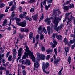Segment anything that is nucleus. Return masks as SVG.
<instances>
[{"label":"nucleus","mask_w":75,"mask_h":75,"mask_svg":"<svg viewBox=\"0 0 75 75\" xmlns=\"http://www.w3.org/2000/svg\"><path fill=\"white\" fill-rule=\"evenodd\" d=\"M64 41L65 44H67V43H68V41H67V40L66 38H64Z\"/></svg>","instance_id":"obj_42"},{"label":"nucleus","mask_w":75,"mask_h":75,"mask_svg":"<svg viewBox=\"0 0 75 75\" xmlns=\"http://www.w3.org/2000/svg\"><path fill=\"white\" fill-rule=\"evenodd\" d=\"M58 13H59V14H61V12L59 10V9H57L56 10H54L53 14H58Z\"/></svg>","instance_id":"obj_10"},{"label":"nucleus","mask_w":75,"mask_h":75,"mask_svg":"<svg viewBox=\"0 0 75 75\" xmlns=\"http://www.w3.org/2000/svg\"><path fill=\"white\" fill-rule=\"evenodd\" d=\"M71 18L69 19V18H68V21L67 22V25H68V24L69 23V22H70V21H71V20L73 18V16H72V15H71Z\"/></svg>","instance_id":"obj_19"},{"label":"nucleus","mask_w":75,"mask_h":75,"mask_svg":"<svg viewBox=\"0 0 75 75\" xmlns=\"http://www.w3.org/2000/svg\"><path fill=\"white\" fill-rule=\"evenodd\" d=\"M45 9L46 10H48V9L49 8L48 7V6L47 5H45Z\"/></svg>","instance_id":"obj_45"},{"label":"nucleus","mask_w":75,"mask_h":75,"mask_svg":"<svg viewBox=\"0 0 75 75\" xmlns=\"http://www.w3.org/2000/svg\"><path fill=\"white\" fill-rule=\"evenodd\" d=\"M69 43L70 44H72L73 43H74L75 44V38H74L73 39V40H71L69 42Z\"/></svg>","instance_id":"obj_20"},{"label":"nucleus","mask_w":75,"mask_h":75,"mask_svg":"<svg viewBox=\"0 0 75 75\" xmlns=\"http://www.w3.org/2000/svg\"><path fill=\"white\" fill-rule=\"evenodd\" d=\"M22 64H23V65H26V62L24 60L22 62Z\"/></svg>","instance_id":"obj_46"},{"label":"nucleus","mask_w":75,"mask_h":75,"mask_svg":"<svg viewBox=\"0 0 75 75\" xmlns=\"http://www.w3.org/2000/svg\"><path fill=\"white\" fill-rule=\"evenodd\" d=\"M42 29V28L41 27V26H40L38 28V30H40L41 31Z\"/></svg>","instance_id":"obj_52"},{"label":"nucleus","mask_w":75,"mask_h":75,"mask_svg":"<svg viewBox=\"0 0 75 75\" xmlns=\"http://www.w3.org/2000/svg\"><path fill=\"white\" fill-rule=\"evenodd\" d=\"M21 32H24V28H21L20 29Z\"/></svg>","instance_id":"obj_49"},{"label":"nucleus","mask_w":75,"mask_h":75,"mask_svg":"<svg viewBox=\"0 0 75 75\" xmlns=\"http://www.w3.org/2000/svg\"><path fill=\"white\" fill-rule=\"evenodd\" d=\"M9 6H12L13 4V1H11L8 2Z\"/></svg>","instance_id":"obj_38"},{"label":"nucleus","mask_w":75,"mask_h":75,"mask_svg":"<svg viewBox=\"0 0 75 75\" xmlns=\"http://www.w3.org/2000/svg\"><path fill=\"white\" fill-rule=\"evenodd\" d=\"M15 16L14 14V12H12V15L11 16L12 17H14V16Z\"/></svg>","instance_id":"obj_54"},{"label":"nucleus","mask_w":75,"mask_h":75,"mask_svg":"<svg viewBox=\"0 0 75 75\" xmlns=\"http://www.w3.org/2000/svg\"><path fill=\"white\" fill-rule=\"evenodd\" d=\"M71 14V12H70L69 13H67L65 15H66V16H68L69 14Z\"/></svg>","instance_id":"obj_59"},{"label":"nucleus","mask_w":75,"mask_h":75,"mask_svg":"<svg viewBox=\"0 0 75 75\" xmlns=\"http://www.w3.org/2000/svg\"><path fill=\"white\" fill-rule=\"evenodd\" d=\"M35 9V7L32 8L30 10V11L31 13H33L34 11V9Z\"/></svg>","instance_id":"obj_34"},{"label":"nucleus","mask_w":75,"mask_h":75,"mask_svg":"<svg viewBox=\"0 0 75 75\" xmlns=\"http://www.w3.org/2000/svg\"><path fill=\"white\" fill-rule=\"evenodd\" d=\"M23 35H20L19 37H20V39L21 40V39H22V38H23Z\"/></svg>","instance_id":"obj_53"},{"label":"nucleus","mask_w":75,"mask_h":75,"mask_svg":"<svg viewBox=\"0 0 75 75\" xmlns=\"http://www.w3.org/2000/svg\"><path fill=\"white\" fill-rule=\"evenodd\" d=\"M10 55V53L9 52H8L6 54V58H7L8 57V55Z\"/></svg>","instance_id":"obj_44"},{"label":"nucleus","mask_w":75,"mask_h":75,"mask_svg":"<svg viewBox=\"0 0 75 75\" xmlns=\"http://www.w3.org/2000/svg\"><path fill=\"white\" fill-rule=\"evenodd\" d=\"M2 62H3V64L5 63V62H6V60H5V59H2Z\"/></svg>","instance_id":"obj_50"},{"label":"nucleus","mask_w":75,"mask_h":75,"mask_svg":"<svg viewBox=\"0 0 75 75\" xmlns=\"http://www.w3.org/2000/svg\"><path fill=\"white\" fill-rule=\"evenodd\" d=\"M54 18L55 19L53 21V23L55 24L54 25V30L56 31H58L62 28L63 25L61 24L60 26H59L57 27L58 24V20H61V18H58V17H55Z\"/></svg>","instance_id":"obj_1"},{"label":"nucleus","mask_w":75,"mask_h":75,"mask_svg":"<svg viewBox=\"0 0 75 75\" xmlns=\"http://www.w3.org/2000/svg\"><path fill=\"white\" fill-rule=\"evenodd\" d=\"M64 49L65 50L66 52H68V51H69V49H68V48L66 47H65Z\"/></svg>","instance_id":"obj_35"},{"label":"nucleus","mask_w":75,"mask_h":75,"mask_svg":"<svg viewBox=\"0 0 75 75\" xmlns=\"http://www.w3.org/2000/svg\"><path fill=\"white\" fill-rule=\"evenodd\" d=\"M47 30L48 32V33L49 34H50L51 31V28L50 26H48L47 27Z\"/></svg>","instance_id":"obj_22"},{"label":"nucleus","mask_w":75,"mask_h":75,"mask_svg":"<svg viewBox=\"0 0 75 75\" xmlns=\"http://www.w3.org/2000/svg\"><path fill=\"white\" fill-rule=\"evenodd\" d=\"M12 51L13 52V54H17V52H16V50L15 48L13 49Z\"/></svg>","instance_id":"obj_39"},{"label":"nucleus","mask_w":75,"mask_h":75,"mask_svg":"<svg viewBox=\"0 0 75 75\" xmlns=\"http://www.w3.org/2000/svg\"><path fill=\"white\" fill-rule=\"evenodd\" d=\"M43 30L45 34H47V30L46 29H45V28H43Z\"/></svg>","instance_id":"obj_32"},{"label":"nucleus","mask_w":75,"mask_h":75,"mask_svg":"<svg viewBox=\"0 0 75 75\" xmlns=\"http://www.w3.org/2000/svg\"><path fill=\"white\" fill-rule=\"evenodd\" d=\"M69 8H74V4H71L69 5Z\"/></svg>","instance_id":"obj_29"},{"label":"nucleus","mask_w":75,"mask_h":75,"mask_svg":"<svg viewBox=\"0 0 75 75\" xmlns=\"http://www.w3.org/2000/svg\"><path fill=\"white\" fill-rule=\"evenodd\" d=\"M22 50H23V48H22L21 47L19 49V50L18 51V56H19V57H18V58L19 59H20V58H21V54H22V53H21V51H22Z\"/></svg>","instance_id":"obj_7"},{"label":"nucleus","mask_w":75,"mask_h":75,"mask_svg":"<svg viewBox=\"0 0 75 75\" xmlns=\"http://www.w3.org/2000/svg\"><path fill=\"white\" fill-rule=\"evenodd\" d=\"M40 57L42 60H44V59H45V56L43 55H40Z\"/></svg>","instance_id":"obj_18"},{"label":"nucleus","mask_w":75,"mask_h":75,"mask_svg":"<svg viewBox=\"0 0 75 75\" xmlns=\"http://www.w3.org/2000/svg\"><path fill=\"white\" fill-rule=\"evenodd\" d=\"M6 72V75H8L10 73V71L8 70H6H6H5Z\"/></svg>","instance_id":"obj_37"},{"label":"nucleus","mask_w":75,"mask_h":75,"mask_svg":"<svg viewBox=\"0 0 75 75\" xmlns=\"http://www.w3.org/2000/svg\"><path fill=\"white\" fill-rule=\"evenodd\" d=\"M46 1H43V2H42V4L44 5V6H45L46 5Z\"/></svg>","instance_id":"obj_48"},{"label":"nucleus","mask_w":75,"mask_h":75,"mask_svg":"<svg viewBox=\"0 0 75 75\" xmlns=\"http://www.w3.org/2000/svg\"><path fill=\"white\" fill-rule=\"evenodd\" d=\"M7 20L5 19L3 22V23L2 24V26L3 27H5L7 25Z\"/></svg>","instance_id":"obj_14"},{"label":"nucleus","mask_w":75,"mask_h":75,"mask_svg":"<svg viewBox=\"0 0 75 75\" xmlns=\"http://www.w3.org/2000/svg\"><path fill=\"white\" fill-rule=\"evenodd\" d=\"M41 10H43V9H42V7H43V6H42V2H41Z\"/></svg>","instance_id":"obj_64"},{"label":"nucleus","mask_w":75,"mask_h":75,"mask_svg":"<svg viewBox=\"0 0 75 75\" xmlns=\"http://www.w3.org/2000/svg\"><path fill=\"white\" fill-rule=\"evenodd\" d=\"M56 38L59 40H62V37L60 35H57L56 36Z\"/></svg>","instance_id":"obj_15"},{"label":"nucleus","mask_w":75,"mask_h":75,"mask_svg":"<svg viewBox=\"0 0 75 75\" xmlns=\"http://www.w3.org/2000/svg\"><path fill=\"white\" fill-rule=\"evenodd\" d=\"M51 57V56L49 55H47L46 57V60H48L49 59V58Z\"/></svg>","instance_id":"obj_41"},{"label":"nucleus","mask_w":75,"mask_h":75,"mask_svg":"<svg viewBox=\"0 0 75 75\" xmlns=\"http://www.w3.org/2000/svg\"><path fill=\"white\" fill-rule=\"evenodd\" d=\"M26 20H29L30 21H31L32 20V19H31V18H30V17L29 16H27L26 17Z\"/></svg>","instance_id":"obj_24"},{"label":"nucleus","mask_w":75,"mask_h":75,"mask_svg":"<svg viewBox=\"0 0 75 75\" xmlns=\"http://www.w3.org/2000/svg\"><path fill=\"white\" fill-rule=\"evenodd\" d=\"M25 55H24L23 57H22V59H26L27 58V57L28 56V55H29L30 56V54H28V53H27L26 52H25L24 53Z\"/></svg>","instance_id":"obj_12"},{"label":"nucleus","mask_w":75,"mask_h":75,"mask_svg":"<svg viewBox=\"0 0 75 75\" xmlns=\"http://www.w3.org/2000/svg\"><path fill=\"white\" fill-rule=\"evenodd\" d=\"M61 61V59H57L54 60V64H56V65H57V64H58V62L59 61Z\"/></svg>","instance_id":"obj_13"},{"label":"nucleus","mask_w":75,"mask_h":75,"mask_svg":"<svg viewBox=\"0 0 75 75\" xmlns=\"http://www.w3.org/2000/svg\"><path fill=\"white\" fill-rule=\"evenodd\" d=\"M36 1V0H30L28 2L30 3H34V2H35Z\"/></svg>","instance_id":"obj_33"},{"label":"nucleus","mask_w":75,"mask_h":75,"mask_svg":"<svg viewBox=\"0 0 75 75\" xmlns=\"http://www.w3.org/2000/svg\"><path fill=\"white\" fill-rule=\"evenodd\" d=\"M71 58L70 56H69L68 57V61L69 62V64H71Z\"/></svg>","instance_id":"obj_28"},{"label":"nucleus","mask_w":75,"mask_h":75,"mask_svg":"<svg viewBox=\"0 0 75 75\" xmlns=\"http://www.w3.org/2000/svg\"><path fill=\"white\" fill-rule=\"evenodd\" d=\"M38 32L39 34H42V31L41 30H38Z\"/></svg>","instance_id":"obj_60"},{"label":"nucleus","mask_w":75,"mask_h":75,"mask_svg":"<svg viewBox=\"0 0 75 75\" xmlns=\"http://www.w3.org/2000/svg\"><path fill=\"white\" fill-rule=\"evenodd\" d=\"M56 36H57V34H53V38H55Z\"/></svg>","instance_id":"obj_62"},{"label":"nucleus","mask_w":75,"mask_h":75,"mask_svg":"<svg viewBox=\"0 0 75 75\" xmlns=\"http://www.w3.org/2000/svg\"><path fill=\"white\" fill-rule=\"evenodd\" d=\"M38 42L34 44V48H37V46L38 45Z\"/></svg>","instance_id":"obj_43"},{"label":"nucleus","mask_w":75,"mask_h":75,"mask_svg":"<svg viewBox=\"0 0 75 75\" xmlns=\"http://www.w3.org/2000/svg\"><path fill=\"white\" fill-rule=\"evenodd\" d=\"M39 63L38 61L35 62L34 64V69L37 70L39 67Z\"/></svg>","instance_id":"obj_6"},{"label":"nucleus","mask_w":75,"mask_h":75,"mask_svg":"<svg viewBox=\"0 0 75 75\" xmlns=\"http://www.w3.org/2000/svg\"><path fill=\"white\" fill-rule=\"evenodd\" d=\"M41 50L42 51H45V48H44V47H42L41 48Z\"/></svg>","instance_id":"obj_47"},{"label":"nucleus","mask_w":75,"mask_h":75,"mask_svg":"<svg viewBox=\"0 0 75 75\" xmlns=\"http://www.w3.org/2000/svg\"><path fill=\"white\" fill-rule=\"evenodd\" d=\"M22 74L23 75H26V74H27V72L25 70H23L22 71Z\"/></svg>","instance_id":"obj_26"},{"label":"nucleus","mask_w":75,"mask_h":75,"mask_svg":"<svg viewBox=\"0 0 75 75\" xmlns=\"http://www.w3.org/2000/svg\"><path fill=\"white\" fill-rule=\"evenodd\" d=\"M21 19L20 18H17L16 20V22L18 25L21 26L22 27H25L27 25L26 23L27 21L25 20H24L23 22H21L20 23V21H21Z\"/></svg>","instance_id":"obj_2"},{"label":"nucleus","mask_w":75,"mask_h":75,"mask_svg":"<svg viewBox=\"0 0 75 75\" xmlns=\"http://www.w3.org/2000/svg\"><path fill=\"white\" fill-rule=\"evenodd\" d=\"M10 8V7H7L6 8V10H5V12H8V9Z\"/></svg>","instance_id":"obj_40"},{"label":"nucleus","mask_w":75,"mask_h":75,"mask_svg":"<svg viewBox=\"0 0 75 75\" xmlns=\"http://www.w3.org/2000/svg\"><path fill=\"white\" fill-rule=\"evenodd\" d=\"M54 51L55 53L56 54V55H57V48H54Z\"/></svg>","instance_id":"obj_51"},{"label":"nucleus","mask_w":75,"mask_h":75,"mask_svg":"<svg viewBox=\"0 0 75 75\" xmlns=\"http://www.w3.org/2000/svg\"><path fill=\"white\" fill-rule=\"evenodd\" d=\"M26 65H31V62L30 60L26 59Z\"/></svg>","instance_id":"obj_17"},{"label":"nucleus","mask_w":75,"mask_h":75,"mask_svg":"<svg viewBox=\"0 0 75 75\" xmlns=\"http://www.w3.org/2000/svg\"><path fill=\"white\" fill-rule=\"evenodd\" d=\"M44 38V35L42 34H41L40 36V40H43Z\"/></svg>","instance_id":"obj_23"},{"label":"nucleus","mask_w":75,"mask_h":75,"mask_svg":"<svg viewBox=\"0 0 75 75\" xmlns=\"http://www.w3.org/2000/svg\"><path fill=\"white\" fill-rule=\"evenodd\" d=\"M29 38L31 39L33 38V32H31L29 34Z\"/></svg>","instance_id":"obj_27"},{"label":"nucleus","mask_w":75,"mask_h":75,"mask_svg":"<svg viewBox=\"0 0 75 75\" xmlns=\"http://www.w3.org/2000/svg\"><path fill=\"white\" fill-rule=\"evenodd\" d=\"M46 52L48 54H49V53L50 52V49L47 50H46Z\"/></svg>","instance_id":"obj_63"},{"label":"nucleus","mask_w":75,"mask_h":75,"mask_svg":"<svg viewBox=\"0 0 75 75\" xmlns=\"http://www.w3.org/2000/svg\"><path fill=\"white\" fill-rule=\"evenodd\" d=\"M38 14H37L35 15L32 16V17H33V19L35 20V21H37L38 20Z\"/></svg>","instance_id":"obj_11"},{"label":"nucleus","mask_w":75,"mask_h":75,"mask_svg":"<svg viewBox=\"0 0 75 75\" xmlns=\"http://www.w3.org/2000/svg\"><path fill=\"white\" fill-rule=\"evenodd\" d=\"M16 8V5H13L11 8V11H14V10H15Z\"/></svg>","instance_id":"obj_16"},{"label":"nucleus","mask_w":75,"mask_h":75,"mask_svg":"<svg viewBox=\"0 0 75 75\" xmlns=\"http://www.w3.org/2000/svg\"><path fill=\"white\" fill-rule=\"evenodd\" d=\"M5 5L4 4L2 3L0 4V8H2V7H4Z\"/></svg>","instance_id":"obj_31"},{"label":"nucleus","mask_w":75,"mask_h":75,"mask_svg":"<svg viewBox=\"0 0 75 75\" xmlns=\"http://www.w3.org/2000/svg\"><path fill=\"white\" fill-rule=\"evenodd\" d=\"M26 49H25V51L26 52H27V54H30V57H31V59L33 61H34V62H35V58L34 55H33V52L30 51L29 50V48L27 46H25Z\"/></svg>","instance_id":"obj_3"},{"label":"nucleus","mask_w":75,"mask_h":75,"mask_svg":"<svg viewBox=\"0 0 75 75\" xmlns=\"http://www.w3.org/2000/svg\"><path fill=\"white\" fill-rule=\"evenodd\" d=\"M4 54H2L1 55V54H0V65H1V59L4 57Z\"/></svg>","instance_id":"obj_21"},{"label":"nucleus","mask_w":75,"mask_h":75,"mask_svg":"<svg viewBox=\"0 0 75 75\" xmlns=\"http://www.w3.org/2000/svg\"><path fill=\"white\" fill-rule=\"evenodd\" d=\"M71 37H74V38H75V35H74L73 34H72L71 35Z\"/></svg>","instance_id":"obj_61"},{"label":"nucleus","mask_w":75,"mask_h":75,"mask_svg":"<svg viewBox=\"0 0 75 75\" xmlns=\"http://www.w3.org/2000/svg\"><path fill=\"white\" fill-rule=\"evenodd\" d=\"M53 17H51L50 18H46L45 21V23H48L49 25L50 24V23H51V20H51V19H53Z\"/></svg>","instance_id":"obj_8"},{"label":"nucleus","mask_w":75,"mask_h":75,"mask_svg":"<svg viewBox=\"0 0 75 75\" xmlns=\"http://www.w3.org/2000/svg\"><path fill=\"white\" fill-rule=\"evenodd\" d=\"M25 33H28L29 32V30L27 28H24V31Z\"/></svg>","instance_id":"obj_30"},{"label":"nucleus","mask_w":75,"mask_h":75,"mask_svg":"<svg viewBox=\"0 0 75 75\" xmlns=\"http://www.w3.org/2000/svg\"><path fill=\"white\" fill-rule=\"evenodd\" d=\"M42 69L43 70V72L47 74V71H45V69H47L48 67H49V63H46L45 64V63L43 62L42 64Z\"/></svg>","instance_id":"obj_4"},{"label":"nucleus","mask_w":75,"mask_h":75,"mask_svg":"<svg viewBox=\"0 0 75 75\" xmlns=\"http://www.w3.org/2000/svg\"><path fill=\"white\" fill-rule=\"evenodd\" d=\"M43 18H44V15H43V13L42 14V15L41 17L40 20H42Z\"/></svg>","instance_id":"obj_57"},{"label":"nucleus","mask_w":75,"mask_h":75,"mask_svg":"<svg viewBox=\"0 0 75 75\" xmlns=\"http://www.w3.org/2000/svg\"><path fill=\"white\" fill-rule=\"evenodd\" d=\"M11 57H9L8 58V60L9 61H11L12 60Z\"/></svg>","instance_id":"obj_58"},{"label":"nucleus","mask_w":75,"mask_h":75,"mask_svg":"<svg viewBox=\"0 0 75 75\" xmlns=\"http://www.w3.org/2000/svg\"><path fill=\"white\" fill-rule=\"evenodd\" d=\"M22 7L20 6L19 8V11L20 12H21V10H22Z\"/></svg>","instance_id":"obj_56"},{"label":"nucleus","mask_w":75,"mask_h":75,"mask_svg":"<svg viewBox=\"0 0 75 75\" xmlns=\"http://www.w3.org/2000/svg\"><path fill=\"white\" fill-rule=\"evenodd\" d=\"M53 42V43L52 42L50 43V45H51L52 48H55L56 47V45L57 44V42L56 41L55 39H54Z\"/></svg>","instance_id":"obj_5"},{"label":"nucleus","mask_w":75,"mask_h":75,"mask_svg":"<svg viewBox=\"0 0 75 75\" xmlns=\"http://www.w3.org/2000/svg\"><path fill=\"white\" fill-rule=\"evenodd\" d=\"M4 16V15L2 14H0V17L2 18V17H3V16Z\"/></svg>","instance_id":"obj_55"},{"label":"nucleus","mask_w":75,"mask_h":75,"mask_svg":"<svg viewBox=\"0 0 75 75\" xmlns=\"http://www.w3.org/2000/svg\"><path fill=\"white\" fill-rule=\"evenodd\" d=\"M27 14V12H24L23 13V14H21L19 15L20 18H26V15Z\"/></svg>","instance_id":"obj_9"},{"label":"nucleus","mask_w":75,"mask_h":75,"mask_svg":"<svg viewBox=\"0 0 75 75\" xmlns=\"http://www.w3.org/2000/svg\"><path fill=\"white\" fill-rule=\"evenodd\" d=\"M0 70L5 71V70H6V68L2 66H1V67H0Z\"/></svg>","instance_id":"obj_25"},{"label":"nucleus","mask_w":75,"mask_h":75,"mask_svg":"<svg viewBox=\"0 0 75 75\" xmlns=\"http://www.w3.org/2000/svg\"><path fill=\"white\" fill-rule=\"evenodd\" d=\"M64 9L67 10H68V6H64Z\"/></svg>","instance_id":"obj_36"}]
</instances>
